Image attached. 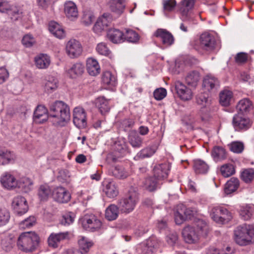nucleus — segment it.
I'll return each mask as SVG.
<instances>
[{
	"label": "nucleus",
	"instance_id": "nucleus-1",
	"mask_svg": "<svg viewBox=\"0 0 254 254\" xmlns=\"http://www.w3.org/2000/svg\"><path fill=\"white\" fill-rule=\"evenodd\" d=\"M49 116L55 118L58 125L63 126L70 120L69 107L62 101H56L50 105Z\"/></svg>",
	"mask_w": 254,
	"mask_h": 254
},
{
	"label": "nucleus",
	"instance_id": "nucleus-2",
	"mask_svg": "<svg viewBox=\"0 0 254 254\" xmlns=\"http://www.w3.org/2000/svg\"><path fill=\"white\" fill-rule=\"evenodd\" d=\"M39 243V237L33 232L21 233L17 241V245L19 250L27 253L34 251Z\"/></svg>",
	"mask_w": 254,
	"mask_h": 254
},
{
	"label": "nucleus",
	"instance_id": "nucleus-3",
	"mask_svg": "<svg viewBox=\"0 0 254 254\" xmlns=\"http://www.w3.org/2000/svg\"><path fill=\"white\" fill-rule=\"evenodd\" d=\"M137 193L129 191L127 197L122 199L119 202V206L122 213L128 214L132 212L138 202Z\"/></svg>",
	"mask_w": 254,
	"mask_h": 254
},
{
	"label": "nucleus",
	"instance_id": "nucleus-4",
	"mask_svg": "<svg viewBox=\"0 0 254 254\" xmlns=\"http://www.w3.org/2000/svg\"><path fill=\"white\" fill-rule=\"evenodd\" d=\"M210 216L214 221L221 224L228 222L232 218L231 213L221 206L213 207L210 211Z\"/></svg>",
	"mask_w": 254,
	"mask_h": 254
},
{
	"label": "nucleus",
	"instance_id": "nucleus-5",
	"mask_svg": "<svg viewBox=\"0 0 254 254\" xmlns=\"http://www.w3.org/2000/svg\"><path fill=\"white\" fill-rule=\"evenodd\" d=\"M84 229L90 232L99 230L102 226V222L94 214H86L80 220Z\"/></svg>",
	"mask_w": 254,
	"mask_h": 254
},
{
	"label": "nucleus",
	"instance_id": "nucleus-6",
	"mask_svg": "<svg viewBox=\"0 0 254 254\" xmlns=\"http://www.w3.org/2000/svg\"><path fill=\"white\" fill-rule=\"evenodd\" d=\"M232 125L235 131L244 132L251 128L252 122L245 115L236 114L233 118Z\"/></svg>",
	"mask_w": 254,
	"mask_h": 254
},
{
	"label": "nucleus",
	"instance_id": "nucleus-7",
	"mask_svg": "<svg viewBox=\"0 0 254 254\" xmlns=\"http://www.w3.org/2000/svg\"><path fill=\"white\" fill-rule=\"evenodd\" d=\"M247 224H244L238 226L234 230V240L240 246L249 245V239L251 238L248 234Z\"/></svg>",
	"mask_w": 254,
	"mask_h": 254
},
{
	"label": "nucleus",
	"instance_id": "nucleus-8",
	"mask_svg": "<svg viewBox=\"0 0 254 254\" xmlns=\"http://www.w3.org/2000/svg\"><path fill=\"white\" fill-rule=\"evenodd\" d=\"M215 40L213 36L208 33L202 34L199 38V48L206 51L211 52L215 48Z\"/></svg>",
	"mask_w": 254,
	"mask_h": 254
},
{
	"label": "nucleus",
	"instance_id": "nucleus-9",
	"mask_svg": "<svg viewBox=\"0 0 254 254\" xmlns=\"http://www.w3.org/2000/svg\"><path fill=\"white\" fill-rule=\"evenodd\" d=\"M11 205L14 212L19 215L25 213L28 209L27 201L22 196L14 197L12 200Z\"/></svg>",
	"mask_w": 254,
	"mask_h": 254
},
{
	"label": "nucleus",
	"instance_id": "nucleus-10",
	"mask_svg": "<svg viewBox=\"0 0 254 254\" xmlns=\"http://www.w3.org/2000/svg\"><path fill=\"white\" fill-rule=\"evenodd\" d=\"M112 18L109 13H104L102 16L99 17L94 24L93 30L96 34H99L105 30L111 23Z\"/></svg>",
	"mask_w": 254,
	"mask_h": 254
},
{
	"label": "nucleus",
	"instance_id": "nucleus-11",
	"mask_svg": "<svg viewBox=\"0 0 254 254\" xmlns=\"http://www.w3.org/2000/svg\"><path fill=\"white\" fill-rule=\"evenodd\" d=\"M82 49L81 44L75 39L69 40L66 45V52L70 58L78 57L82 53Z\"/></svg>",
	"mask_w": 254,
	"mask_h": 254
},
{
	"label": "nucleus",
	"instance_id": "nucleus-12",
	"mask_svg": "<svg viewBox=\"0 0 254 254\" xmlns=\"http://www.w3.org/2000/svg\"><path fill=\"white\" fill-rule=\"evenodd\" d=\"M73 122L78 128H84L86 126V116L84 110L80 107L75 108L73 110Z\"/></svg>",
	"mask_w": 254,
	"mask_h": 254
},
{
	"label": "nucleus",
	"instance_id": "nucleus-13",
	"mask_svg": "<svg viewBox=\"0 0 254 254\" xmlns=\"http://www.w3.org/2000/svg\"><path fill=\"white\" fill-rule=\"evenodd\" d=\"M52 196L56 201L64 203H67L70 199V194L64 188L58 187L53 190Z\"/></svg>",
	"mask_w": 254,
	"mask_h": 254
},
{
	"label": "nucleus",
	"instance_id": "nucleus-14",
	"mask_svg": "<svg viewBox=\"0 0 254 254\" xmlns=\"http://www.w3.org/2000/svg\"><path fill=\"white\" fill-rule=\"evenodd\" d=\"M154 36L159 38L163 45L169 47L174 43V38L173 35L164 29H158L154 34Z\"/></svg>",
	"mask_w": 254,
	"mask_h": 254
},
{
	"label": "nucleus",
	"instance_id": "nucleus-15",
	"mask_svg": "<svg viewBox=\"0 0 254 254\" xmlns=\"http://www.w3.org/2000/svg\"><path fill=\"white\" fill-rule=\"evenodd\" d=\"M175 90L179 97L182 100L188 101L191 99L192 93L191 89L180 81L175 82Z\"/></svg>",
	"mask_w": 254,
	"mask_h": 254
},
{
	"label": "nucleus",
	"instance_id": "nucleus-16",
	"mask_svg": "<svg viewBox=\"0 0 254 254\" xmlns=\"http://www.w3.org/2000/svg\"><path fill=\"white\" fill-rule=\"evenodd\" d=\"M182 235L186 243L192 244L197 241L200 234L195 231L194 227L188 226L183 229Z\"/></svg>",
	"mask_w": 254,
	"mask_h": 254
},
{
	"label": "nucleus",
	"instance_id": "nucleus-17",
	"mask_svg": "<svg viewBox=\"0 0 254 254\" xmlns=\"http://www.w3.org/2000/svg\"><path fill=\"white\" fill-rule=\"evenodd\" d=\"M170 166L168 163L158 164L153 169V177L158 181L166 178L168 175Z\"/></svg>",
	"mask_w": 254,
	"mask_h": 254
},
{
	"label": "nucleus",
	"instance_id": "nucleus-18",
	"mask_svg": "<svg viewBox=\"0 0 254 254\" xmlns=\"http://www.w3.org/2000/svg\"><path fill=\"white\" fill-rule=\"evenodd\" d=\"M69 234L68 232L52 233L48 240L49 245L54 248H57L61 241L69 239Z\"/></svg>",
	"mask_w": 254,
	"mask_h": 254
},
{
	"label": "nucleus",
	"instance_id": "nucleus-19",
	"mask_svg": "<svg viewBox=\"0 0 254 254\" xmlns=\"http://www.w3.org/2000/svg\"><path fill=\"white\" fill-rule=\"evenodd\" d=\"M253 109L252 102L248 98H244L238 103L236 106L237 114L247 115Z\"/></svg>",
	"mask_w": 254,
	"mask_h": 254
},
{
	"label": "nucleus",
	"instance_id": "nucleus-20",
	"mask_svg": "<svg viewBox=\"0 0 254 254\" xmlns=\"http://www.w3.org/2000/svg\"><path fill=\"white\" fill-rule=\"evenodd\" d=\"M48 118V110L43 105H38L34 112V121L37 124H42L47 120Z\"/></svg>",
	"mask_w": 254,
	"mask_h": 254
},
{
	"label": "nucleus",
	"instance_id": "nucleus-21",
	"mask_svg": "<svg viewBox=\"0 0 254 254\" xmlns=\"http://www.w3.org/2000/svg\"><path fill=\"white\" fill-rule=\"evenodd\" d=\"M158 242L155 237H151L146 243L140 245L142 253L144 254H152L158 247Z\"/></svg>",
	"mask_w": 254,
	"mask_h": 254
},
{
	"label": "nucleus",
	"instance_id": "nucleus-22",
	"mask_svg": "<svg viewBox=\"0 0 254 254\" xmlns=\"http://www.w3.org/2000/svg\"><path fill=\"white\" fill-rule=\"evenodd\" d=\"M64 11L66 16L70 20L77 18L78 12L76 4L71 1H67L64 3Z\"/></svg>",
	"mask_w": 254,
	"mask_h": 254
},
{
	"label": "nucleus",
	"instance_id": "nucleus-23",
	"mask_svg": "<svg viewBox=\"0 0 254 254\" xmlns=\"http://www.w3.org/2000/svg\"><path fill=\"white\" fill-rule=\"evenodd\" d=\"M107 37L114 44L124 42V32L117 29H111L107 32Z\"/></svg>",
	"mask_w": 254,
	"mask_h": 254
},
{
	"label": "nucleus",
	"instance_id": "nucleus-24",
	"mask_svg": "<svg viewBox=\"0 0 254 254\" xmlns=\"http://www.w3.org/2000/svg\"><path fill=\"white\" fill-rule=\"evenodd\" d=\"M194 4V0H184L182 2L180 11L182 13L181 19L183 21H188L190 18V10L191 9Z\"/></svg>",
	"mask_w": 254,
	"mask_h": 254
},
{
	"label": "nucleus",
	"instance_id": "nucleus-25",
	"mask_svg": "<svg viewBox=\"0 0 254 254\" xmlns=\"http://www.w3.org/2000/svg\"><path fill=\"white\" fill-rule=\"evenodd\" d=\"M2 186L8 189L11 190L17 188L18 181H16L13 176L6 173L4 174L0 179Z\"/></svg>",
	"mask_w": 254,
	"mask_h": 254
},
{
	"label": "nucleus",
	"instance_id": "nucleus-26",
	"mask_svg": "<svg viewBox=\"0 0 254 254\" xmlns=\"http://www.w3.org/2000/svg\"><path fill=\"white\" fill-rule=\"evenodd\" d=\"M239 213L240 217L245 221H247L252 217L254 213V205L245 204L240 206Z\"/></svg>",
	"mask_w": 254,
	"mask_h": 254
},
{
	"label": "nucleus",
	"instance_id": "nucleus-27",
	"mask_svg": "<svg viewBox=\"0 0 254 254\" xmlns=\"http://www.w3.org/2000/svg\"><path fill=\"white\" fill-rule=\"evenodd\" d=\"M86 68L91 76H96L100 72V67L97 61L93 58H88L86 62Z\"/></svg>",
	"mask_w": 254,
	"mask_h": 254
},
{
	"label": "nucleus",
	"instance_id": "nucleus-28",
	"mask_svg": "<svg viewBox=\"0 0 254 254\" xmlns=\"http://www.w3.org/2000/svg\"><path fill=\"white\" fill-rule=\"evenodd\" d=\"M156 147L154 146H148L140 150L134 157V160L138 161L151 157L156 152Z\"/></svg>",
	"mask_w": 254,
	"mask_h": 254
},
{
	"label": "nucleus",
	"instance_id": "nucleus-29",
	"mask_svg": "<svg viewBox=\"0 0 254 254\" xmlns=\"http://www.w3.org/2000/svg\"><path fill=\"white\" fill-rule=\"evenodd\" d=\"M104 191L107 196L110 198L116 197L118 193V189L116 183L113 181H107L104 184Z\"/></svg>",
	"mask_w": 254,
	"mask_h": 254
},
{
	"label": "nucleus",
	"instance_id": "nucleus-30",
	"mask_svg": "<svg viewBox=\"0 0 254 254\" xmlns=\"http://www.w3.org/2000/svg\"><path fill=\"white\" fill-rule=\"evenodd\" d=\"M129 143L134 148L141 147L143 144V138L135 131H131L128 134Z\"/></svg>",
	"mask_w": 254,
	"mask_h": 254
},
{
	"label": "nucleus",
	"instance_id": "nucleus-31",
	"mask_svg": "<svg viewBox=\"0 0 254 254\" xmlns=\"http://www.w3.org/2000/svg\"><path fill=\"white\" fill-rule=\"evenodd\" d=\"M194 225L197 229V232L200 236L206 237L209 231V227L207 223L201 219L195 218L194 221Z\"/></svg>",
	"mask_w": 254,
	"mask_h": 254
},
{
	"label": "nucleus",
	"instance_id": "nucleus-32",
	"mask_svg": "<svg viewBox=\"0 0 254 254\" xmlns=\"http://www.w3.org/2000/svg\"><path fill=\"white\" fill-rule=\"evenodd\" d=\"M49 30L55 37L62 39L65 36L64 30L58 23L51 21L49 24Z\"/></svg>",
	"mask_w": 254,
	"mask_h": 254
},
{
	"label": "nucleus",
	"instance_id": "nucleus-33",
	"mask_svg": "<svg viewBox=\"0 0 254 254\" xmlns=\"http://www.w3.org/2000/svg\"><path fill=\"white\" fill-rule=\"evenodd\" d=\"M200 78V73L197 70H192L188 72L186 76V83L190 86L195 87Z\"/></svg>",
	"mask_w": 254,
	"mask_h": 254
},
{
	"label": "nucleus",
	"instance_id": "nucleus-34",
	"mask_svg": "<svg viewBox=\"0 0 254 254\" xmlns=\"http://www.w3.org/2000/svg\"><path fill=\"white\" fill-rule=\"evenodd\" d=\"M44 84L45 90L51 93L57 89L59 82L56 77L49 76L45 79Z\"/></svg>",
	"mask_w": 254,
	"mask_h": 254
},
{
	"label": "nucleus",
	"instance_id": "nucleus-35",
	"mask_svg": "<svg viewBox=\"0 0 254 254\" xmlns=\"http://www.w3.org/2000/svg\"><path fill=\"white\" fill-rule=\"evenodd\" d=\"M50 62V57L46 54H41L35 58V64L40 69L47 68Z\"/></svg>",
	"mask_w": 254,
	"mask_h": 254
},
{
	"label": "nucleus",
	"instance_id": "nucleus-36",
	"mask_svg": "<svg viewBox=\"0 0 254 254\" xmlns=\"http://www.w3.org/2000/svg\"><path fill=\"white\" fill-rule=\"evenodd\" d=\"M240 186L239 180L238 178L233 177L227 181L225 185L224 192L228 195L235 192Z\"/></svg>",
	"mask_w": 254,
	"mask_h": 254
},
{
	"label": "nucleus",
	"instance_id": "nucleus-37",
	"mask_svg": "<svg viewBox=\"0 0 254 254\" xmlns=\"http://www.w3.org/2000/svg\"><path fill=\"white\" fill-rule=\"evenodd\" d=\"M193 168L196 174H202L207 173L209 168L208 165L204 161L200 159L194 160Z\"/></svg>",
	"mask_w": 254,
	"mask_h": 254
},
{
	"label": "nucleus",
	"instance_id": "nucleus-38",
	"mask_svg": "<svg viewBox=\"0 0 254 254\" xmlns=\"http://www.w3.org/2000/svg\"><path fill=\"white\" fill-rule=\"evenodd\" d=\"M211 156L215 162L220 161L226 158V152L223 147L216 146L213 147Z\"/></svg>",
	"mask_w": 254,
	"mask_h": 254
},
{
	"label": "nucleus",
	"instance_id": "nucleus-39",
	"mask_svg": "<svg viewBox=\"0 0 254 254\" xmlns=\"http://www.w3.org/2000/svg\"><path fill=\"white\" fill-rule=\"evenodd\" d=\"M119 206L118 207L115 204H110L106 210L105 217L109 221L116 220L119 213Z\"/></svg>",
	"mask_w": 254,
	"mask_h": 254
},
{
	"label": "nucleus",
	"instance_id": "nucleus-40",
	"mask_svg": "<svg viewBox=\"0 0 254 254\" xmlns=\"http://www.w3.org/2000/svg\"><path fill=\"white\" fill-rule=\"evenodd\" d=\"M203 86L208 91L216 89L219 86V82L213 76L207 75L203 79Z\"/></svg>",
	"mask_w": 254,
	"mask_h": 254
},
{
	"label": "nucleus",
	"instance_id": "nucleus-41",
	"mask_svg": "<svg viewBox=\"0 0 254 254\" xmlns=\"http://www.w3.org/2000/svg\"><path fill=\"white\" fill-rule=\"evenodd\" d=\"M84 66L80 63H77L72 65L68 70V73L72 78H75L77 76L81 75L84 72Z\"/></svg>",
	"mask_w": 254,
	"mask_h": 254
},
{
	"label": "nucleus",
	"instance_id": "nucleus-42",
	"mask_svg": "<svg viewBox=\"0 0 254 254\" xmlns=\"http://www.w3.org/2000/svg\"><path fill=\"white\" fill-rule=\"evenodd\" d=\"M14 154L8 150H0V165H5L13 162Z\"/></svg>",
	"mask_w": 254,
	"mask_h": 254
},
{
	"label": "nucleus",
	"instance_id": "nucleus-43",
	"mask_svg": "<svg viewBox=\"0 0 254 254\" xmlns=\"http://www.w3.org/2000/svg\"><path fill=\"white\" fill-rule=\"evenodd\" d=\"M33 182L29 178L23 177L18 181L17 188L24 192H28L32 189Z\"/></svg>",
	"mask_w": 254,
	"mask_h": 254
},
{
	"label": "nucleus",
	"instance_id": "nucleus-44",
	"mask_svg": "<svg viewBox=\"0 0 254 254\" xmlns=\"http://www.w3.org/2000/svg\"><path fill=\"white\" fill-rule=\"evenodd\" d=\"M233 93L229 90H223L220 93V103L223 106L227 107L231 104Z\"/></svg>",
	"mask_w": 254,
	"mask_h": 254
},
{
	"label": "nucleus",
	"instance_id": "nucleus-45",
	"mask_svg": "<svg viewBox=\"0 0 254 254\" xmlns=\"http://www.w3.org/2000/svg\"><path fill=\"white\" fill-rule=\"evenodd\" d=\"M15 240L12 235L4 236L1 241L2 249L6 252H10L14 245Z\"/></svg>",
	"mask_w": 254,
	"mask_h": 254
},
{
	"label": "nucleus",
	"instance_id": "nucleus-46",
	"mask_svg": "<svg viewBox=\"0 0 254 254\" xmlns=\"http://www.w3.org/2000/svg\"><path fill=\"white\" fill-rule=\"evenodd\" d=\"M109 100L106 99L104 97H99L96 100V105L102 115L108 113L110 109V106L109 104Z\"/></svg>",
	"mask_w": 254,
	"mask_h": 254
},
{
	"label": "nucleus",
	"instance_id": "nucleus-47",
	"mask_svg": "<svg viewBox=\"0 0 254 254\" xmlns=\"http://www.w3.org/2000/svg\"><path fill=\"white\" fill-rule=\"evenodd\" d=\"M124 2V0H113L110 5L111 11L120 15L123 13L125 7Z\"/></svg>",
	"mask_w": 254,
	"mask_h": 254
},
{
	"label": "nucleus",
	"instance_id": "nucleus-48",
	"mask_svg": "<svg viewBox=\"0 0 254 254\" xmlns=\"http://www.w3.org/2000/svg\"><path fill=\"white\" fill-rule=\"evenodd\" d=\"M124 38V42L135 43L139 40V36L135 31L130 29H126Z\"/></svg>",
	"mask_w": 254,
	"mask_h": 254
},
{
	"label": "nucleus",
	"instance_id": "nucleus-49",
	"mask_svg": "<svg viewBox=\"0 0 254 254\" xmlns=\"http://www.w3.org/2000/svg\"><path fill=\"white\" fill-rule=\"evenodd\" d=\"M159 182L156 179L153 177H149L145 179L143 181L144 188L149 191L155 190Z\"/></svg>",
	"mask_w": 254,
	"mask_h": 254
},
{
	"label": "nucleus",
	"instance_id": "nucleus-50",
	"mask_svg": "<svg viewBox=\"0 0 254 254\" xmlns=\"http://www.w3.org/2000/svg\"><path fill=\"white\" fill-rule=\"evenodd\" d=\"M102 80L103 83L107 85L114 86L117 83L116 77L109 71H106L103 73Z\"/></svg>",
	"mask_w": 254,
	"mask_h": 254
},
{
	"label": "nucleus",
	"instance_id": "nucleus-51",
	"mask_svg": "<svg viewBox=\"0 0 254 254\" xmlns=\"http://www.w3.org/2000/svg\"><path fill=\"white\" fill-rule=\"evenodd\" d=\"M115 152L118 157H123L128 152L127 147L125 142H118L115 145Z\"/></svg>",
	"mask_w": 254,
	"mask_h": 254
},
{
	"label": "nucleus",
	"instance_id": "nucleus-52",
	"mask_svg": "<svg viewBox=\"0 0 254 254\" xmlns=\"http://www.w3.org/2000/svg\"><path fill=\"white\" fill-rule=\"evenodd\" d=\"M51 194V190L49 186L45 185H41L38 190V196L41 200L45 201L47 200Z\"/></svg>",
	"mask_w": 254,
	"mask_h": 254
},
{
	"label": "nucleus",
	"instance_id": "nucleus-53",
	"mask_svg": "<svg viewBox=\"0 0 254 254\" xmlns=\"http://www.w3.org/2000/svg\"><path fill=\"white\" fill-rule=\"evenodd\" d=\"M96 50L100 55L108 57L110 58H112V52L107 47V44L104 42H101L98 44L96 48Z\"/></svg>",
	"mask_w": 254,
	"mask_h": 254
},
{
	"label": "nucleus",
	"instance_id": "nucleus-54",
	"mask_svg": "<svg viewBox=\"0 0 254 254\" xmlns=\"http://www.w3.org/2000/svg\"><path fill=\"white\" fill-rule=\"evenodd\" d=\"M221 175L225 177H229L235 173L234 166L231 164H226L222 165L220 169Z\"/></svg>",
	"mask_w": 254,
	"mask_h": 254
},
{
	"label": "nucleus",
	"instance_id": "nucleus-55",
	"mask_svg": "<svg viewBox=\"0 0 254 254\" xmlns=\"http://www.w3.org/2000/svg\"><path fill=\"white\" fill-rule=\"evenodd\" d=\"M95 19L93 12L90 10H85L81 18V22L85 26L91 25Z\"/></svg>",
	"mask_w": 254,
	"mask_h": 254
},
{
	"label": "nucleus",
	"instance_id": "nucleus-56",
	"mask_svg": "<svg viewBox=\"0 0 254 254\" xmlns=\"http://www.w3.org/2000/svg\"><path fill=\"white\" fill-rule=\"evenodd\" d=\"M113 175L117 178L124 179L128 176V172L125 168L120 166H116L113 170Z\"/></svg>",
	"mask_w": 254,
	"mask_h": 254
},
{
	"label": "nucleus",
	"instance_id": "nucleus-57",
	"mask_svg": "<svg viewBox=\"0 0 254 254\" xmlns=\"http://www.w3.org/2000/svg\"><path fill=\"white\" fill-rule=\"evenodd\" d=\"M78 244L80 250H81L80 253L83 254H86L89 251V248L91 247L93 243L91 241H89L87 238L82 237L79 240Z\"/></svg>",
	"mask_w": 254,
	"mask_h": 254
},
{
	"label": "nucleus",
	"instance_id": "nucleus-58",
	"mask_svg": "<svg viewBox=\"0 0 254 254\" xmlns=\"http://www.w3.org/2000/svg\"><path fill=\"white\" fill-rule=\"evenodd\" d=\"M241 177L246 183H250L254 178V170L253 169L244 170L241 173Z\"/></svg>",
	"mask_w": 254,
	"mask_h": 254
},
{
	"label": "nucleus",
	"instance_id": "nucleus-59",
	"mask_svg": "<svg viewBox=\"0 0 254 254\" xmlns=\"http://www.w3.org/2000/svg\"><path fill=\"white\" fill-rule=\"evenodd\" d=\"M10 218V212L7 209H0V227L6 225L9 222Z\"/></svg>",
	"mask_w": 254,
	"mask_h": 254
},
{
	"label": "nucleus",
	"instance_id": "nucleus-60",
	"mask_svg": "<svg viewBox=\"0 0 254 254\" xmlns=\"http://www.w3.org/2000/svg\"><path fill=\"white\" fill-rule=\"evenodd\" d=\"M75 218V214L71 212H68L63 214L60 223L62 225L66 226L72 224Z\"/></svg>",
	"mask_w": 254,
	"mask_h": 254
},
{
	"label": "nucleus",
	"instance_id": "nucleus-61",
	"mask_svg": "<svg viewBox=\"0 0 254 254\" xmlns=\"http://www.w3.org/2000/svg\"><path fill=\"white\" fill-rule=\"evenodd\" d=\"M21 42L25 47L30 48L35 44L36 41L32 34H27L23 37Z\"/></svg>",
	"mask_w": 254,
	"mask_h": 254
},
{
	"label": "nucleus",
	"instance_id": "nucleus-62",
	"mask_svg": "<svg viewBox=\"0 0 254 254\" xmlns=\"http://www.w3.org/2000/svg\"><path fill=\"white\" fill-rule=\"evenodd\" d=\"M230 149L236 153H241L244 149V144L241 141H233L230 145Z\"/></svg>",
	"mask_w": 254,
	"mask_h": 254
},
{
	"label": "nucleus",
	"instance_id": "nucleus-63",
	"mask_svg": "<svg viewBox=\"0 0 254 254\" xmlns=\"http://www.w3.org/2000/svg\"><path fill=\"white\" fill-rule=\"evenodd\" d=\"M35 222V218L34 216H30L19 223V227L23 229L30 228L34 225Z\"/></svg>",
	"mask_w": 254,
	"mask_h": 254
},
{
	"label": "nucleus",
	"instance_id": "nucleus-64",
	"mask_svg": "<svg viewBox=\"0 0 254 254\" xmlns=\"http://www.w3.org/2000/svg\"><path fill=\"white\" fill-rule=\"evenodd\" d=\"M179 206L181 209V212L184 213V214L186 216L187 220L191 219V217H192L193 215L197 212L196 209L194 208H187L185 205L183 204Z\"/></svg>",
	"mask_w": 254,
	"mask_h": 254
}]
</instances>
